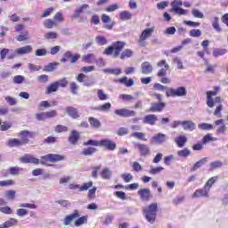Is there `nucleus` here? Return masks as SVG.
Here are the masks:
<instances>
[{
	"mask_svg": "<svg viewBox=\"0 0 228 228\" xmlns=\"http://www.w3.org/2000/svg\"><path fill=\"white\" fill-rule=\"evenodd\" d=\"M19 138H11L7 141L8 147L19 148L23 145H28L29 143V138H35V132H29L28 130H22L18 134Z\"/></svg>",
	"mask_w": 228,
	"mask_h": 228,
	"instance_id": "1",
	"label": "nucleus"
},
{
	"mask_svg": "<svg viewBox=\"0 0 228 228\" xmlns=\"http://www.w3.org/2000/svg\"><path fill=\"white\" fill-rule=\"evenodd\" d=\"M143 215L149 222V224H154L156 222V216H158V203H151L142 209Z\"/></svg>",
	"mask_w": 228,
	"mask_h": 228,
	"instance_id": "2",
	"label": "nucleus"
},
{
	"mask_svg": "<svg viewBox=\"0 0 228 228\" xmlns=\"http://www.w3.org/2000/svg\"><path fill=\"white\" fill-rule=\"evenodd\" d=\"M218 92H220V86L214 87V91L207 92V105L208 108H215V104H220L222 102V98L218 95ZM216 96L215 99L213 97Z\"/></svg>",
	"mask_w": 228,
	"mask_h": 228,
	"instance_id": "3",
	"label": "nucleus"
},
{
	"mask_svg": "<svg viewBox=\"0 0 228 228\" xmlns=\"http://www.w3.org/2000/svg\"><path fill=\"white\" fill-rule=\"evenodd\" d=\"M124 45H126V43L118 41L114 43L111 46H109L105 49L104 54H107L110 56V54H112L113 58H117L118 54L122 52L124 49Z\"/></svg>",
	"mask_w": 228,
	"mask_h": 228,
	"instance_id": "4",
	"label": "nucleus"
},
{
	"mask_svg": "<svg viewBox=\"0 0 228 228\" xmlns=\"http://www.w3.org/2000/svg\"><path fill=\"white\" fill-rule=\"evenodd\" d=\"M188 94L186 87L178 86L176 88L169 87L166 91L167 97H184Z\"/></svg>",
	"mask_w": 228,
	"mask_h": 228,
	"instance_id": "5",
	"label": "nucleus"
},
{
	"mask_svg": "<svg viewBox=\"0 0 228 228\" xmlns=\"http://www.w3.org/2000/svg\"><path fill=\"white\" fill-rule=\"evenodd\" d=\"M171 6H172L171 12H174L178 15H188V10L181 8V6H183L182 0H174L171 3Z\"/></svg>",
	"mask_w": 228,
	"mask_h": 228,
	"instance_id": "6",
	"label": "nucleus"
},
{
	"mask_svg": "<svg viewBox=\"0 0 228 228\" xmlns=\"http://www.w3.org/2000/svg\"><path fill=\"white\" fill-rule=\"evenodd\" d=\"M155 29H156V27H151V28H145L144 30H142V32L141 33V35L139 37V44L141 45H145V40H147V38H151L152 37Z\"/></svg>",
	"mask_w": 228,
	"mask_h": 228,
	"instance_id": "7",
	"label": "nucleus"
},
{
	"mask_svg": "<svg viewBox=\"0 0 228 228\" xmlns=\"http://www.w3.org/2000/svg\"><path fill=\"white\" fill-rule=\"evenodd\" d=\"M157 67L160 69V70L157 74L159 77H165V76H167V70H168V69L170 68L168 66V63H167L166 60L159 61L157 63Z\"/></svg>",
	"mask_w": 228,
	"mask_h": 228,
	"instance_id": "8",
	"label": "nucleus"
},
{
	"mask_svg": "<svg viewBox=\"0 0 228 228\" xmlns=\"http://www.w3.org/2000/svg\"><path fill=\"white\" fill-rule=\"evenodd\" d=\"M115 115L118 117H123L125 118H127L129 117H135L136 112L134 110H130L126 108L124 109H118L114 111Z\"/></svg>",
	"mask_w": 228,
	"mask_h": 228,
	"instance_id": "9",
	"label": "nucleus"
},
{
	"mask_svg": "<svg viewBox=\"0 0 228 228\" xmlns=\"http://www.w3.org/2000/svg\"><path fill=\"white\" fill-rule=\"evenodd\" d=\"M58 161L57 154H47L45 156L41 157V165H48V163H56Z\"/></svg>",
	"mask_w": 228,
	"mask_h": 228,
	"instance_id": "10",
	"label": "nucleus"
},
{
	"mask_svg": "<svg viewBox=\"0 0 228 228\" xmlns=\"http://www.w3.org/2000/svg\"><path fill=\"white\" fill-rule=\"evenodd\" d=\"M135 149L139 151L140 156H149L151 154V148L147 144L135 143Z\"/></svg>",
	"mask_w": 228,
	"mask_h": 228,
	"instance_id": "11",
	"label": "nucleus"
},
{
	"mask_svg": "<svg viewBox=\"0 0 228 228\" xmlns=\"http://www.w3.org/2000/svg\"><path fill=\"white\" fill-rule=\"evenodd\" d=\"M102 22L104 24L103 28L105 29L111 30L113 29V26H115V21L111 20V18L108 14L102 15Z\"/></svg>",
	"mask_w": 228,
	"mask_h": 228,
	"instance_id": "12",
	"label": "nucleus"
},
{
	"mask_svg": "<svg viewBox=\"0 0 228 228\" xmlns=\"http://www.w3.org/2000/svg\"><path fill=\"white\" fill-rule=\"evenodd\" d=\"M100 147H104L108 151H115L117 149V143L110 139H102L101 140Z\"/></svg>",
	"mask_w": 228,
	"mask_h": 228,
	"instance_id": "13",
	"label": "nucleus"
},
{
	"mask_svg": "<svg viewBox=\"0 0 228 228\" xmlns=\"http://www.w3.org/2000/svg\"><path fill=\"white\" fill-rule=\"evenodd\" d=\"M21 163H32V165H40V159L35 158L33 155L25 154L20 158Z\"/></svg>",
	"mask_w": 228,
	"mask_h": 228,
	"instance_id": "14",
	"label": "nucleus"
},
{
	"mask_svg": "<svg viewBox=\"0 0 228 228\" xmlns=\"http://www.w3.org/2000/svg\"><path fill=\"white\" fill-rule=\"evenodd\" d=\"M167 142V134H157L151 139V143H155L156 145H161Z\"/></svg>",
	"mask_w": 228,
	"mask_h": 228,
	"instance_id": "15",
	"label": "nucleus"
},
{
	"mask_svg": "<svg viewBox=\"0 0 228 228\" xmlns=\"http://www.w3.org/2000/svg\"><path fill=\"white\" fill-rule=\"evenodd\" d=\"M76 218H79V211H77V210H74V212L72 214L68 215L64 218V220H63L64 225H70V224H72V222H74V220H76Z\"/></svg>",
	"mask_w": 228,
	"mask_h": 228,
	"instance_id": "16",
	"label": "nucleus"
},
{
	"mask_svg": "<svg viewBox=\"0 0 228 228\" xmlns=\"http://www.w3.org/2000/svg\"><path fill=\"white\" fill-rule=\"evenodd\" d=\"M200 197H209V191L205 187L202 189H198L192 194V199H200Z\"/></svg>",
	"mask_w": 228,
	"mask_h": 228,
	"instance_id": "17",
	"label": "nucleus"
},
{
	"mask_svg": "<svg viewBox=\"0 0 228 228\" xmlns=\"http://www.w3.org/2000/svg\"><path fill=\"white\" fill-rule=\"evenodd\" d=\"M143 124H149V126H155L158 122V116L154 114H148L142 119Z\"/></svg>",
	"mask_w": 228,
	"mask_h": 228,
	"instance_id": "18",
	"label": "nucleus"
},
{
	"mask_svg": "<svg viewBox=\"0 0 228 228\" xmlns=\"http://www.w3.org/2000/svg\"><path fill=\"white\" fill-rule=\"evenodd\" d=\"M79 58H81V55L77 53L72 55L70 52H67L65 53V58H62L61 61L65 62L67 61V60H69L70 63H76V61H77Z\"/></svg>",
	"mask_w": 228,
	"mask_h": 228,
	"instance_id": "19",
	"label": "nucleus"
},
{
	"mask_svg": "<svg viewBox=\"0 0 228 228\" xmlns=\"http://www.w3.org/2000/svg\"><path fill=\"white\" fill-rule=\"evenodd\" d=\"M165 106H167L165 102H161L159 103L153 102L151 103L150 111H151L152 113L163 111V110H165Z\"/></svg>",
	"mask_w": 228,
	"mask_h": 228,
	"instance_id": "20",
	"label": "nucleus"
},
{
	"mask_svg": "<svg viewBox=\"0 0 228 228\" xmlns=\"http://www.w3.org/2000/svg\"><path fill=\"white\" fill-rule=\"evenodd\" d=\"M142 74H151L153 70L152 64L149 61H144L141 64Z\"/></svg>",
	"mask_w": 228,
	"mask_h": 228,
	"instance_id": "21",
	"label": "nucleus"
},
{
	"mask_svg": "<svg viewBox=\"0 0 228 228\" xmlns=\"http://www.w3.org/2000/svg\"><path fill=\"white\" fill-rule=\"evenodd\" d=\"M197 126L191 120H183L182 127L184 131H195Z\"/></svg>",
	"mask_w": 228,
	"mask_h": 228,
	"instance_id": "22",
	"label": "nucleus"
},
{
	"mask_svg": "<svg viewBox=\"0 0 228 228\" xmlns=\"http://www.w3.org/2000/svg\"><path fill=\"white\" fill-rule=\"evenodd\" d=\"M138 195L142 200H149L151 199V189H141L137 191Z\"/></svg>",
	"mask_w": 228,
	"mask_h": 228,
	"instance_id": "23",
	"label": "nucleus"
},
{
	"mask_svg": "<svg viewBox=\"0 0 228 228\" xmlns=\"http://www.w3.org/2000/svg\"><path fill=\"white\" fill-rule=\"evenodd\" d=\"M33 51V46L31 45H26L22 46L20 48H18L15 50L16 54H20V56L22 54H29V53H32Z\"/></svg>",
	"mask_w": 228,
	"mask_h": 228,
	"instance_id": "24",
	"label": "nucleus"
},
{
	"mask_svg": "<svg viewBox=\"0 0 228 228\" xmlns=\"http://www.w3.org/2000/svg\"><path fill=\"white\" fill-rule=\"evenodd\" d=\"M19 224V220L16 218L11 217L9 220L5 221L2 224V228H10L17 225Z\"/></svg>",
	"mask_w": 228,
	"mask_h": 228,
	"instance_id": "25",
	"label": "nucleus"
},
{
	"mask_svg": "<svg viewBox=\"0 0 228 228\" xmlns=\"http://www.w3.org/2000/svg\"><path fill=\"white\" fill-rule=\"evenodd\" d=\"M112 175H113V172L111 171V169H110V167H105L102 170L101 177L102 179L110 180L111 179Z\"/></svg>",
	"mask_w": 228,
	"mask_h": 228,
	"instance_id": "26",
	"label": "nucleus"
},
{
	"mask_svg": "<svg viewBox=\"0 0 228 228\" xmlns=\"http://www.w3.org/2000/svg\"><path fill=\"white\" fill-rule=\"evenodd\" d=\"M87 8H88V4H84L80 7L77 8L73 14V19L79 18L81 16V13H83V12H85V10H87Z\"/></svg>",
	"mask_w": 228,
	"mask_h": 228,
	"instance_id": "27",
	"label": "nucleus"
},
{
	"mask_svg": "<svg viewBox=\"0 0 228 228\" xmlns=\"http://www.w3.org/2000/svg\"><path fill=\"white\" fill-rule=\"evenodd\" d=\"M119 19L121 20H131L133 19V13L129 11H122L119 12Z\"/></svg>",
	"mask_w": 228,
	"mask_h": 228,
	"instance_id": "28",
	"label": "nucleus"
},
{
	"mask_svg": "<svg viewBox=\"0 0 228 228\" xmlns=\"http://www.w3.org/2000/svg\"><path fill=\"white\" fill-rule=\"evenodd\" d=\"M95 54L94 53H87L82 57V61L85 63H95Z\"/></svg>",
	"mask_w": 228,
	"mask_h": 228,
	"instance_id": "29",
	"label": "nucleus"
},
{
	"mask_svg": "<svg viewBox=\"0 0 228 228\" xmlns=\"http://www.w3.org/2000/svg\"><path fill=\"white\" fill-rule=\"evenodd\" d=\"M118 83H120L121 85H126L127 87L133 86V85H134V81L132 78H127V77L119 78L118 80Z\"/></svg>",
	"mask_w": 228,
	"mask_h": 228,
	"instance_id": "30",
	"label": "nucleus"
},
{
	"mask_svg": "<svg viewBox=\"0 0 228 228\" xmlns=\"http://www.w3.org/2000/svg\"><path fill=\"white\" fill-rule=\"evenodd\" d=\"M216 126H220L216 130L217 134H222L225 133V125L224 124V119L216 120Z\"/></svg>",
	"mask_w": 228,
	"mask_h": 228,
	"instance_id": "31",
	"label": "nucleus"
},
{
	"mask_svg": "<svg viewBox=\"0 0 228 228\" xmlns=\"http://www.w3.org/2000/svg\"><path fill=\"white\" fill-rule=\"evenodd\" d=\"M94 110H95L96 111H103V112L110 111V110H111V103L110 102L104 103L103 105L94 107Z\"/></svg>",
	"mask_w": 228,
	"mask_h": 228,
	"instance_id": "32",
	"label": "nucleus"
},
{
	"mask_svg": "<svg viewBox=\"0 0 228 228\" xmlns=\"http://www.w3.org/2000/svg\"><path fill=\"white\" fill-rule=\"evenodd\" d=\"M78 140H79V133H77V131H76V130H73L71 132V134H70L69 138V141L73 145H76V143H77Z\"/></svg>",
	"mask_w": 228,
	"mask_h": 228,
	"instance_id": "33",
	"label": "nucleus"
},
{
	"mask_svg": "<svg viewBox=\"0 0 228 228\" xmlns=\"http://www.w3.org/2000/svg\"><path fill=\"white\" fill-rule=\"evenodd\" d=\"M188 142V138L184 135H180L175 139V142L176 143L177 147H183L184 143Z\"/></svg>",
	"mask_w": 228,
	"mask_h": 228,
	"instance_id": "34",
	"label": "nucleus"
},
{
	"mask_svg": "<svg viewBox=\"0 0 228 228\" xmlns=\"http://www.w3.org/2000/svg\"><path fill=\"white\" fill-rule=\"evenodd\" d=\"M66 111L69 117H72V118H79V114L77 113V109L74 107H68L66 109Z\"/></svg>",
	"mask_w": 228,
	"mask_h": 228,
	"instance_id": "35",
	"label": "nucleus"
},
{
	"mask_svg": "<svg viewBox=\"0 0 228 228\" xmlns=\"http://www.w3.org/2000/svg\"><path fill=\"white\" fill-rule=\"evenodd\" d=\"M88 222V216H81L75 221V227H80V225H85Z\"/></svg>",
	"mask_w": 228,
	"mask_h": 228,
	"instance_id": "36",
	"label": "nucleus"
},
{
	"mask_svg": "<svg viewBox=\"0 0 228 228\" xmlns=\"http://www.w3.org/2000/svg\"><path fill=\"white\" fill-rule=\"evenodd\" d=\"M206 163H208V158H203L201 159H200L198 162H196L191 170L192 172H195V170H199V168H200V167H202V165H206Z\"/></svg>",
	"mask_w": 228,
	"mask_h": 228,
	"instance_id": "37",
	"label": "nucleus"
},
{
	"mask_svg": "<svg viewBox=\"0 0 228 228\" xmlns=\"http://www.w3.org/2000/svg\"><path fill=\"white\" fill-rule=\"evenodd\" d=\"M215 58H218V56H224V54H227V49L225 48H216L212 53Z\"/></svg>",
	"mask_w": 228,
	"mask_h": 228,
	"instance_id": "38",
	"label": "nucleus"
},
{
	"mask_svg": "<svg viewBox=\"0 0 228 228\" xmlns=\"http://www.w3.org/2000/svg\"><path fill=\"white\" fill-rule=\"evenodd\" d=\"M102 72H104V74H113L114 76H118V75L122 74V70L118 68L104 69H102Z\"/></svg>",
	"mask_w": 228,
	"mask_h": 228,
	"instance_id": "39",
	"label": "nucleus"
},
{
	"mask_svg": "<svg viewBox=\"0 0 228 228\" xmlns=\"http://www.w3.org/2000/svg\"><path fill=\"white\" fill-rule=\"evenodd\" d=\"M219 22H220V19L218 17H214L213 18V20H212V27L218 33H220V31H222V28H220V23Z\"/></svg>",
	"mask_w": 228,
	"mask_h": 228,
	"instance_id": "40",
	"label": "nucleus"
},
{
	"mask_svg": "<svg viewBox=\"0 0 228 228\" xmlns=\"http://www.w3.org/2000/svg\"><path fill=\"white\" fill-rule=\"evenodd\" d=\"M88 120H89V124H90V126H92V127H94L96 129L101 127V121L99 119H97L94 117H90L88 118Z\"/></svg>",
	"mask_w": 228,
	"mask_h": 228,
	"instance_id": "41",
	"label": "nucleus"
},
{
	"mask_svg": "<svg viewBox=\"0 0 228 228\" xmlns=\"http://www.w3.org/2000/svg\"><path fill=\"white\" fill-rule=\"evenodd\" d=\"M222 167H224V163L220 160H216L209 164L210 170H216V168H222Z\"/></svg>",
	"mask_w": 228,
	"mask_h": 228,
	"instance_id": "42",
	"label": "nucleus"
},
{
	"mask_svg": "<svg viewBox=\"0 0 228 228\" xmlns=\"http://www.w3.org/2000/svg\"><path fill=\"white\" fill-rule=\"evenodd\" d=\"M163 170H165V168L163 167H154L151 166L149 174H151V175H156L159 174L160 172H163Z\"/></svg>",
	"mask_w": 228,
	"mask_h": 228,
	"instance_id": "43",
	"label": "nucleus"
},
{
	"mask_svg": "<svg viewBox=\"0 0 228 228\" xmlns=\"http://www.w3.org/2000/svg\"><path fill=\"white\" fill-rule=\"evenodd\" d=\"M9 174L11 175H19L20 174V172H22V167H9Z\"/></svg>",
	"mask_w": 228,
	"mask_h": 228,
	"instance_id": "44",
	"label": "nucleus"
},
{
	"mask_svg": "<svg viewBox=\"0 0 228 228\" xmlns=\"http://www.w3.org/2000/svg\"><path fill=\"white\" fill-rule=\"evenodd\" d=\"M58 90V82H54L53 84L50 85L45 91L46 95L53 94V92H57Z\"/></svg>",
	"mask_w": 228,
	"mask_h": 228,
	"instance_id": "45",
	"label": "nucleus"
},
{
	"mask_svg": "<svg viewBox=\"0 0 228 228\" xmlns=\"http://www.w3.org/2000/svg\"><path fill=\"white\" fill-rule=\"evenodd\" d=\"M14 184H15V181H13L12 179L0 181L1 188H6L8 186H14Z\"/></svg>",
	"mask_w": 228,
	"mask_h": 228,
	"instance_id": "46",
	"label": "nucleus"
},
{
	"mask_svg": "<svg viewBox=\"0 0 228 228\" xmlns=\"http://www.w3.org/2000/svg\"><path fill=\"white\" fill-rule=\"evenodd\" d=\"M218 140L216 137H213L211 134H206L202 139V143L206 145V143H209V142H216Z\"/></svg>",
	"mask_w": 228,
	"mask_h": 228,
	"instance_id": "47",
	"label": "nucleus"
},
{
	"mask_svg": "<svg viewBox=\"0 0 228 228\" xmlns=\"http://www.w3.org/2000/svg\"><path fill=\"white\" fill-rule=\"evenodd\" d=\"M217 179L218 177L216 176L211 177L210 179L208 180L204 187L209 191L211 190V187L213 186V183H216Z\"/></svg>",
	"mask_w": 228,
	"mask_h": 228,
	"instance_id": "48",
	"label": "nucleus"
},
{
	"mask_svg": "<svg viewBox=\"0 0 228 228\" xmlns=\"http://www.w3.org/2000/svg\"><path fill=\"white\" fill-rule=\"evenodd\" d=\"M191 154V152L190 151V150H188V148H184L183 150L177 151V156H179V158H188V156H190Z\"/></svg>",
	"mask_w": 228,
	"mask_h": 228,
	"instance_id": "49",
	"label": "nucleus"
},
{
	"mask_svg": "<svg viewBox=\"0 0 228 228\" xmlns=\"http://www.w3.org/2000/svg\"><path fill=\"white\" fill-rule=\"evenodd\" d=\"M16 194L17 192L15 191L8 190L5 191V199H7V200H14Z\"/></svg>",
	"mask_w": 228,
	"mask_h": 228,
	"instance_id": "50",
	"label": "nucleus"
},
{
	"mask_svg": "<svg viewBox=\"0 0 228 228\" xmlns=\"http://www.w3.org/2000/svg\"><path fill=\"white\" fill-rule=\"evenodd\" d=\"M198 127L202 131H211V129H213V125L208 123H201L198 125Z\"/></svg>",
	"mask_w": 228,
	"mask_h": 228,
	"instance_id": "51",
	"label": "nucleus"
},
{
	"mask_svg": "<svg viewBox=\"0 0 228 228\" xmlns=\"http://www.w3.org/2000/svg\"><path fill=\"white\" fill-rule=\"evenodd\" d=\"M134 53L132 52L131 49H126L125 51L122 52L120 55L121 60H126V58H131L133 56Z\"/></svg>",
	"mask_w": 228,
	"mask_h": 228,
	"instance_id": "52",
	"label": "nucleus"
},
{
	"mask_svg": "<svg viewBox=\"0 0 228 228\" xmlns=\"http://www.w3.org/2000/svg\"><path fill=\"white\" fill-rule=\"evenodd\" d=\"M0 213L4 215H13V209L9 206L0 207Z\"/></svg>",
	"mask_w": 228,
	"mask_h": 228,
	"instance_id": "53",
	"label": "nucleus"
},
{
	"mask_svg": "<svg viewBox=\"0 0 228 228\" xmlns=\"http://www.w3.org/2000/svg\"><path fill=\"white\" fill-rule=\"evenodd\" d=\"M134 138H137V140H142L143 142H147V138H145V134L142 132H134L131 134Z\"/></svg>",
	"mask_w": 228,
	"mask_h": 228,
	"instance_id": "54",
	"label": "nucleus"
},
{
	"mask_svg": "<svg viewBox=\"0 0 228 228\" xmlns=\"http://www.w3.org/2000/svg\"><path fill=\"white\" fill-rule=\"evenodd\" d=\"M97 96L100 101H108V94L102 89L97 90Z\"/></svg>",
	"mask_w": 228,
	"mask_h": 228,
	"instance_id": "55",
	"label": "nucleus"
},
{
	"mask_svg": "<svg viewBox=\"0 0 228 228\" xmlns=\"http://www.w3.org/2000/svg\"><path fill=\"white\" fill-rule=\"evenodd\" d=\"M95 42L98 45H106V44H108V39L102 36H98L95 38Z\"/></svg>",
	"mask_w": 228,
	"mask_h": 228,
	"instance_id": "56",
	"label": "nucleus"
},
{
	"mask_svg": "<svg viewBox=\"0 0 228 228\" xmlns=\"http://www.w3.org/2000/svg\"><path fill=\"white\" fill-rule=\"evenodd\" d=\"M92 186H94L93 182L85 183L82 185H80L79 191H86L87 190H90V188H92Z\"/></svg>",
	"mask_w": 228,
	"mask_h": 228,
	"instance_id": "57",
	"label": "nucleus"
},
{
	"mask_svg": "<svg viewBox=\"0 0 228 228\" xmlns=\"http://www.w3.org/2000/svg\"><path fill=\"white\" fill-rule=\"evenodd\" d=\"M44 26L45 28H47V29H52V28H54V26H56V22H54V20L51 19H48L45 20Z\"/></svg>",
	"mask_w": 228,
	"mask_h": 228,
	"instance_id": "58",
	"label": "nucleus"
},
{
	"mask_svg": "<svg viewBox=\"0 0 228 228\" xmlns=\"http://www.w3.org/2000/svg\"><path fill=\"white\" fill-rule=\"evenodd\" d=\"M189 35L193 38H199V37L202 36V31H200V29H191L190 30Z\"/></svg>",
	"mask_w": 228,
	"mask_h": 228,
	"instance_id": "59",
	"label": "nucleus"
},
{
	"mask_svg": "<svg viewBox=\"0 0 228 228\" xmlns=\"http://www.w3.org/2000/svg\"><path fill=\"white\" fill-rule=\"evenodd\" d=\"M58 67V62H51L48 65L45 66V72H53L54 69Z\"/></svg>",
	"mask_w": 228,
	"mask_h": 228,
	"instance_id": "60",
	"label": "nucleus"
},
{
	"mask_svg": "<svg viewBox=\"0 0 228 228\" xmlns=\"http://www.w3.org/2000/svg\"><path fill=\"white\" fill-rule=\"evenodd\" d=\"M95 151H96L95 148L89 147V148L84 149L81 154H83V156H92V154H94Z\"/></svg>",
	"mask_w": 228,
	"mask_h": 228,
	"instance_id": "61",
	"label": "nucleus"
},
{
	"mask_svg": "<svg viewBox=\"0 0 228 228\" xmlns=\"http://www.w3.org/2000/svg\"><path fill=\"white\" fill-rule=\"evenodd\" d=\"M191 13L196 19H204V13L199 9H192Z\"/></svg>",
	"mask_w": 228,
	"mask_h": 228,
	"instance_id": "62",
	"label": "nucleus"
},
{
	"mask_svg": "<svg viewBox=\"0 0 228 228\" xmlns=\"http://www.w3.org/2000/svg\"><path fill=\"white\" fill-rule=\"evenodd\" d=\"M45 40H54V38H58V34L56 32H47L45 34Z\"/></svg>",
	"mask_w": 228,
	"mask_h": 228,
	"instance_id": "63",
	"label": "nucleus"
},
{
	"mask_svg": "<svg viewBox=\"0 0 228 228\" xmlns=\"http://www.w3.org/2000/svg\"><path fill=\"white\" fill-rule=\"evenodd\" d=\"M24 80H25V78H24V77L21 76V75H17V76H15V77H13V83H14L15 85H20L21 83H24Z\"/></svg>",
	"mask_w": 228,
	"mask_h": 228,
	"instance_id": "64",
	"label": "nucleus"
}]
</instances>
